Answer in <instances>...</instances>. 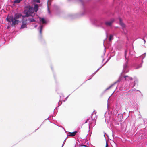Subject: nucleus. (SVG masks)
I'll list each match as a JSON object with an SVG mask.
<instances>
[{
  "label": "nucleus",
  "instance_id": "nucleus-14",
  "mask_svg": "<svg viewBox=\"0 0 147 147\" xmlns=\"http://www.w3.org/2000/svg\"><path fill=\"white\" fill-rule=\"evenodd\" d=\"M32 1L34 3H40V0H32Z\"/></svg>",
  "mask_w": 147,
  "mask_h": 147
},
{
  "label": "nucleus",
  "instance_id": "nucleus-26",
  "mask_svg": "<svg viewBox=\"0 0 147 147\" xmlns=\"http://www.w3.org/2000/svg\"><path fill=\"white\" fill-rule=\"evenodd\" d=\"M135 81H134V83H135Z\"/></svg>",
  "mask_w": 147,
  "mask_h": 147
},
{
  "label": "nucleus",
  "instance_id": "nucleus-6",
  "mask_svg": "<svg viewBox=\"0 0 147 147\" xmlns=\"http://www.w3.org/2000/svg\"><path fill=\"white\" fill-rule=\"evenodd\" d=\"M114 21V20L113 19H111L110 21L106 22L105 23V24L107 26H111Z\"/></svg>",
  "mask_w": 147,
  "mask_h": 147
},
{
  "label": "nucleus",
  "instance_id": "nucleus-15",
  "mask_svg": "<svg viewBox=\"0 0 147 147\" xmlns=\"http://www.w3.org/2000/svg\"><path fill=\"white\" fill-rule=\"evenodd\" d=\"M113 35H110L109 38V41H111L113 39Z\"/></svg>",
  "mask_w": 147,
  "mask_h": 147
},
{
  "label": "nucleus",
  "instance_id": "nucleus-23",
  "mask_svg": "<svg viewBox=\"0 0 147 147\" xmlns=\"http://www.w3.org/2000/svg\"><path fill=\"white\" fill-rule=\"evenodd\" d=\"M135 86V84H134V85L133 86H132V87H134Z\"/></svg>",
  "mask_w": 147,
  "mask_h": 147
},
{
  "label": "nucleus",
  "instance_id": "nucleus-21",
  "mask_svg": "<svg viewBox=\"0 0 147 147\" xmlns=\"http://www.w3.org/2000/svg\"><path fill=\"white\" fill-rule=\"evenodd\" d=\"M66 139H65V140H64V142H63V145H62V147L63 146V145H64V144H65V141H66Z\"/></svg>",
  "mask_w": 147,
  "mask_h": 147
},
{
  "label": "nucleus",
  "instance_id": "nucleus-9",
  "mask_svg": "<svg viewBox=\"0 0 147 147\" xmlns=\"http://www.w3.org/2000/svg\"><path fill=\"white\" fill-rule=\"evenodd\" d=\"M77 132L76 131H75L73 132H72V133L69 132L67 136H74L76 135Z\"/></svg>",
  "mask_w": 147,
  "mask_h": 147
},
{
  "label": "nucleus",
  "instance_id": "nucleus-8",
  "mask_svg": "<svg viewBox=\"0 0 147 147\" xmlns=\"http://www.w3.org/2000/svg\"><path fill=\"white\" fill-rule=\"evenodd\" d=\"M40 22L43 24H45L46 23V21L44 18L39 17Z\"/></svg>",
  "mask_w": 147,
  "mask_h": 147
},
{
  "label": "nucleus",
  "instance_id": "nucleus-3",
  "mask_svg": "<svg viewBox=\"0 0 147 147\" xmlns=\"http://www.w3.org/2000/svg\"><path fill=\"white\" fill-rule=\"evenodd\" d=\"M134 53V51L132 48L130 49H127L125 51V57L127 59L128 57H130Z\"/></svg>",
  "mask_w": 147,
  "mask_h": 147
},
{
  "label": "nucleus",
  "instance_id": "nucleus-18",
  "mask_svg": "<svg viewBox=\"0 0 147 147\" xmlns=\"http://www.w3.org/2000/svg\"><path fill=\"white\" fill-rule=\"evenodd\" d=\"M29 20L31 22H35L36 21L34 19H29Z\"/></svg>",
  "mask_w": 147,
  "mask_h": 147
},
{
  "label": "nucleus",
  "instance_id": "nucleus-10",
  "mask_svg": "<svg viewBox=\"0 0 147 147\" xmlns=\"http://www.w3.org/2000/svg\"><path fill=\"white\" fill-rule=\"evenodd\" d=\"M27 28L26 23H25L24 22H22V24L21 26V29H24Z\"/></svg>",
  "mask_w": 147,
  "mask_h": 147
},
{
  "label": "nucleus",
  "instance_id": "nucleus-1",
  "mask_svg": "<svg viewBox=\"0 0 147 147\" xmlns=\"http://www.w3.org/2000/svg\"><path fill=\"white\" fill-rule=\"evenodd\" d=\"M39 6L38 4H35L34 7L30 5L26 6L25 7V9L24 11V13L25 16H22L21 14L17 13L15 15L14 17L13 16H8L6 18L7 20L11 23V26H14L16 24H18L19 22L18 20L22 17L24 18V17H28L31 16H34L35 14V12H36L38 9Z\"/></svg>",
  "mask_w": 147,
  "mask_h": 147
},
{
  "label": "nucleus",
  "instance_id": "nucleus-20",
  "mask_svg": "<svg viewBox=\"0 0 147 147\" xmlns=\"http://www.w3.org/2000/svg\"><path fill=\"white\" fill-rule=\"evenodd\" d=\"M102 67V66H101V67H100V68H99L96 71V72H95V73H94V74H96V73L97 72V71H98V70H99V69L101 68Z\"/></svg>",
  "mask_w": 147,
  "mask_h": 147
},
{
  "label": "nucleus",
  "instance_id": "nucleus-22",
  "mask_svg": "<svg viewBox=\"0 0 147 147\" xmlns=\"http://www.w3.org/2000/svg\"><path fill=\"white\" fill-rule=\"evenodd\" d=\"M108 147V145L106 143V146L105 147Z\"/></svg>",
  "mask_w": 147,
  "mask_h": 147
},
{
  "label": "nucleus",
  "instance_id": "nucleus-25",
  "mask_svg": "<svg viewBox=\"0 0 147 147\" xmlns=\"http://www.w3.org/2000/svg\"><path fill=\"white\" fill-rule=\"evenodd\" d=\"M60 102H59V104Z\"/></svg>",
  "mask_w": 147,
  "mask_h": 147
},
{
  "label": "nucleus",
  "instance_id": "nucleus-4",
  "mask_svg": "<svg viewBox=\"0 0 147 147\" xmlns=\"http://www.w3.org/2000/svg\"><path fill=\"white\" fill-rule=\"evenodd\" d=\"M122 74H123V73H122L121 74V76H120V77H119V78L118 80L116 82H115L114 84H113L111 85V86H109L108 88H107L106 89V90H108L111 87H112L114 85H115V84L119 82L122 80V76H123Z\"/></svg>",
  "mask_w": 147,
  "mask_h": 147
},
{
  "label": "nucleus",
  "instance_id": "nucleus-7",
  "mask_svg": "<svg viewBox=\"0 0 147 147\" xmlns=\"http://www.w3.org/2000/svg\"><path fill=\"white\" fill-rule=\"evenodd\" d=\"M124 77L125 79V80L126 81H130L132 79V77L129 76H124Z\"/></svg>",
  "mask_w": 147,
  "mask_h": 147
},
{
  "label": "nucleus",
  "instance_id": "nucleus-16",
  "mask_svg": "<svg viewBox=\"0 0 147 147\" xmlns=\"http://www.w3.org/2000/svg\"><path fill=\"white\" fill-rule=\"evenodd\" d=\"M21 0H15L14 2L15 3H19L21 1Z\"/></svg>",
  "mask_w": 147,
  "mask_h": 147
},
{
  "label": "nucleus",
  "instance_id": "nucleus-24",
  "mask_svg": "<svg viewBox=\"0 0 147 147\" xmlns=\"http://www.w3.org/2000/svg\"><path fill=\"white\" fill-rule=\"evenodd\" d=\"M115 91H114L113 92V93L112 94V95L113 93H114V92Z\"/></svg>",
  "mask_w": 147,
  "mask_h": 147
},
{
  "label": "nucleus",
  "instance_id": "nucleus-12",
  "mask_svg": "<svg viewBox=\"0 0 147 147\" xmlns=\"http://www.w3.org/2000/svg\"><path fill=\"white\" fill-rule=\"evenodd\" d=\"M51 4V2L50 0H48L47 3V6H48V12L49 13H50V11H49V5Z\"/></svg>",
  "mask_w": 147,
  "mask_h": 147
},
{
  "label": "nucleus",
  "instance_id": "nucleus-19",
  "mask_svg": "<svg viewBox=\"0 0 147 147\" xmlns=\"http://www.w3.org/2000/svg\"><path fill=\"white\" fill-rule=\"evenodd\" d=\"M97 21V20H96L95 19H93L92 22H93V23H94L95 22H96Z\"/></svg>",
  "mask_w": 147,
  "mask_h": 147
},
{
  "label": "nucleus",
  "instance_id": "nucleus-5",
  "mask_svg": "<svg viewBox=\"0 0 147 147\" xmlns=\"http://www.w3.org/2000/svg\"><path fill=\"white\" fill-rule=\"evenodd\" d=\"M129 70L127 66V62L123 66V73H126L128 72Z\"/></svg>",
  "mask_w": 147,
  "mask_h": 147
},
{
  "label": "nucleus",
  "instance_id": "nucleus-11",
  "mask_svg": "<svg viewBox=\"0 0 147 147\" xmlns=\"http://www.w3.org/2000/svg\"><path fill=\"white\" fill-rule=\"evenodd\" d=\"M119 23H120V25H121V26L123 28L125 27V25L122 22L120 18L119 19Z\"/></svg>",
  "mask_w": 147,
  "mask_h": 147
},
{
  "label": "nucleus",
  "instance_id": "nucleus-13",
  "mask_svg": "<svg viewBox=\"0 0 147 147\" xmlns=\"http://www.w3.org/2000/svg\"><path fill=\"white\" fill-rule=\"evenodd\" d=\"M43 26L42 25H40L39 27L40 28V34H41L42 33V30L43 28Z\"/></svg>",
  "mask_w": 147,
  "mask_h": 147
},
{
  "label": "nucleus",
  "instance_id": "nucleus-2",
  "mask_svg": "<svg viewBox=\"0 0 147 147\" xmlns=\"http://www.w3.org/2000/svg\"><path fill=\"white\" fill-rule=\"evenodd\" d=\"M96 112L95 111L92 113V119L90 121H89V120H87L86 121V123L89 122V126L90 127H92L94 126L96 124V119L97 118V117L95 116L94 117V115H96Z\"/></svg>",
  "mask_w": 147,
  "mask_h": 147
},
{
  "label": "nucleus",
  "instance_id": "nucleus-17",
  "mask_svg": "<svg viewBox=\"0 0 147 147\" xmlns=\"http://www.w3.org/2000/svg\"><path fill=\"white\" fill-rule=\"evenodd\" d=\"M142 66V64H141L139 65H138V67H136L135 68V69H138L140 68V67H141Z\"/></svg>",
  "mask_w": 147,
  "mask_h": 147
}]
</instances>
